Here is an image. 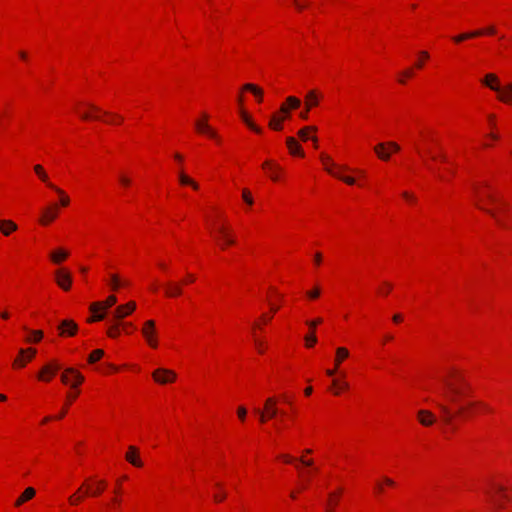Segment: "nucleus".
I'll return each mask as SVG.
<instances>
[{
	"label": "nucleus",
	"instance_id": "obj_1",
	"mask_svg": "<svg viewBox=\"0 0 512 512\" xmlns=\"http://www.w3.org/2000/svg\"><path fill=\"white\" fill-rule=\"evenodd\" d=\"M476 193L479 196V198H481L483 196V197L487 198L491 203L498 206V209H490L480 203H477L478 208L485 211L487 214H489L491 217H493L498 225H500L502 227H506V224L503 221V219L499 216L498 211H504L507 208V204L500 197H498L497 195H495L493 193H490V192L482 193L477 190H476Z\"/></svg>",
	"mask_w": 512,
	"mask_h": 512
},
{
	"label": "nucleus",
	"instance_id": "obj_2",
	"mask_svg": "<svg viewBox=\"0 0 512 512\" xmlns=\"http://www.w3.org/2000/svg\"><path fill=\"white\" fill-rule=\"evenodd\" d=\"M445 389L442 395L450 402L455 403L459 396L465 395L469 389V384L466 382L464 377L457 376L456 383L443 380Z\"/></svg>",
	"mask_w": 512,
	"mask_h": 512
},
{
	"label": "nucleus",
	"instance_id": "obj_3",
	"mask_svg": "<svg viewBox=\"0 0 512 512\" xmlns=\"http://www.w3.org/2000/svg\"><path fill=\"white\" fill-rule=\"evenodd\" d=\"M255 412L259 415L261 423H265L267 420L275 418L279 413V409L277 408V399L274 397L267 398L264 410L255 409Z\"/></svg>",
	"mask_w": 512,
	"mask_h": 512
},
{
	"label": "nucleus",
	"instance_id": "obj_4",
	"mask_svg": "<svg viewBox=\"0 0 512 512\" xmlns=\"http://www.w3.org/2000/svg\"><path fill=\"white\" fill-rule=\"evenodd\" d=\"M323 163L325 164V169L328 173H330L331 175L337 177L338 179L344 181L346 184L348 185H353L355 184V179L353 177H349V176H343L341 175L339 172H335L332 168L333 167H337V165H335L334 163H332L329 159V157L327 156H322L321 157ZM338 168L340 170H348V167L346 166H338Z\"/></svg>",
	"mask_w": 512,
	"mask_h": 512
},
{
	"label": "nucleus",
	"instance_id": "obj_5",
	"mask_svg": "<svg viewBox=\"0 0 512 512\" xmlns=\"http://www.w3.org/2000/svg\"><path fill=\"white\" fill-rule=\"evenodd\" d=\"M495 33H496V28L494 26H489L486 29H479V30H475V31H471V32L462 33L460 35L453 37V40L456 43H460L464 40L479 37L484 34L494 35Z\"/></svg>",
	"mask_w": 512,
	"mask_h": 512
},
{
	"label": "nucleus",
	"instance_id": "obj_6",
	"mask_svg": "<svg viewBox=\"0 0 512 512\" xmlns=\"http://www.w3.org/2000/svg\"><path fill=\"white\" fill-rule=\"evenodd\" d=\"M152 376L153 379L159 384L172 383L176 379V374L173 371L164 368L155 370Z\"/></svg>",
	"mask_w": 512,
	"mask_h": 512
},
{
	"label": "nucleus",
	"instance_id": "obj_7",
	"mask_svg": "<svg viewBox=\"0 0 512 512\" xmlns=\"http://www.w3.org/2000/svg\"><path fill=\"white\" fill-rule=\"evenodd\" d=\"M218 235L216 236V240L219 241L222 249L227 245H233L235 243L234 236L232 232L225 226H220L217 228Z\"/></svg>",
	"mask_w": 512,
	"mask_h": 512
},
{
	"label": "nucleus",
	"instance_id": "obj_8",
	"mask_svg": "<svg viewBox=\"0 0 512 512\" xmlns=\"http://www.w3.org/2000/svg\"><path fill=\"white\" fill-rule=\"evenodd\" d=\"M301 105V101L295 96H289L286 98V103L280 106L279 115L281 118L287 119L290 117V110L297 109Z\"/></svg>",
	"mask_w": 512,
	"mask_h": 512
},
{
	"label": "nucleus",
	"instance_id": "obj_9",
	"mask_svg": "<svg viewBox=\"0 0 512 512\" xmlns=\"http://www.w3.org/2000/svg\"><path fill=\"white\" fill-rule=\"evenodd\" d=\"M156 333L155 330V322L153 320H148L144 323V326L142 328V334L145 337L146 341L152 348L157 347V341L154 337Z\"/></svg>",
	"mask_w": 512,
	"mask_h": 512
},
{
	"label": "nucleus",
	"instance_id": "obj_10",
	"mask_svg": "<svg viewBox=\"0 0 512 512\" xmlns=\"http://www.w3.org/2000/svg\"><path fill=\"white\" fill-rule=\"evenodd\" d=\"M55 280L56 283L60 288L63 290H69L71 283H72V277L71 274L65 270V269H59L55 272Z\"/></svg>",
	"mask_w": 512,
	"mask_h": 512
},
{
	"label": "nucleus",
	"instance_id": "obj_11",
	"mask_svg": "<svg viewBox=\"0 0 512 512\" xmlns=\"http://www.w3.org/2000/svg\"><path fill=\"white\" fill-rule=\"evenodd\" d=\"M60 369V365L52 361L46 364L39 372L38 378L43 381H49L52 376Z\"/></svg>",
	"mask_w": 512,
	"mask_h": 512
},
{
	"label": "nucleus",
	"instance_id": "obj_12",
	"mask_svg": "<svg viewBox=\"0 0 512 512\" xmlns=\"http://www.w3.org/2000/svg\"><path fill=\"white\" fill-rule=\"evenodd\" d=\"M437 406L443 414V421L446 424H451L454 416L463 414L465 410L464 407H460L454 414L446 404L438 402Z\"/></svg>",
	"mask_w": 512,
	"mask_h": 512
},
{
	"label": "nucleus",
	"instance_id": "obj_13",
	"mask_svg": "<svg viewBox=\"0 0 512 512\" xmlns=\"http://www.w3.org/2000/svg\"><path fill=\"white\" fill-rule=\"evenodd\" d=\"M136 308V304L133 301L128 302L125 305L118 306L113 312V317L116 320L123 319L127 315L131 314Z\"/></svg>",
	"mask_w": 512,
	"mask_h": 512
},
{
	"label": "nucleus",
	"instance_id": "obj_14",
	"mask_svg": "<svg viewBox=\"0 0 512 512\" xmlns=\"http://www.w3.org/2000/svg\"><path fill=\"white\" fill-rule=\"evenodd\" d=\"M322 322V319L321 318H317L315 320H310V321H307V325L309 326L310 328V334L306 335L304 337L305 339V342H306V346L307 347H313L316 342H317V338L315 336V328L318 324H320Z\"/></svg>",
	"mask_w": 512,
	"mask_h": 512
},
{
	"label": "nucleus",
	"instance_id": "obj_15",
	"mask_svg": "<svg viewBox=\"0 0 512 512\" xmlns=\"http://www.w3.org/2000/svg\"><path fill=\"white\" fill-rule=\"evenodd\" d=\"M36 354V350L29 348L27 350L20 349L19 356L14 360V366L23 367L27 361H30Z\"/></svg>",
	"mask_w": 512,
	"mask_h": 512
},
{
	"label": "nucleus",
	"instance_id": "obj_16",
	"mask_svg": "<svg viewBox=\"0 0 512 512\" xmlns=\"http://www.w3.org/2000/svg\"><path fill=\"white\" fill-rule=\"evenodd\" d=\"M203 118H204L203 120H197L195 122V127H196L197 131L200 133H205V134L209 135L210 137L217 139L216 132L207 123L208 116L206 114H204Z\"/></svg>",
	"mask_w": 512,
	"mask_h": 512
},
{
	"label": "nucleus",
	"instance_id": "obj_17",
	"mask_svg": "<svg viewBox=\"0 0 512 512\" xmlns=\"http://www.w3.org/2000/svg\"><path fill=\"white\" fill-rule=\"evenodd\" d=\"M117 302V298L114 295L108 296V298L104 302H94L90 305V311L91 312H97L100 310H106L113 305H115Z\"/></svg>",
	"mask_w": 512,
	"mask_h": 512
},
{
	"label": "nucleus",
	"instance_id": "obj_18",
	"mask_svg": "<svg viewBox=\"0 0 512 512\" xmlns=\"http://www.w3.org/2000/svg\"><path fill=\"white\" fill-rule=\"evenodd\" d=\"M68 374L73 375L74 383H72V386H76L78 384H81L84 380V377L75 369L68 368L65 370V372L61 375V380L64 384H70Z\"/></svg>",
	"mask_w": 512,
	"mask_h": 512
},
{
	"label": "nucleus",
	"instance_id": "obj_19",
	"mask_svg": "<svg viewBox=\"0 0 512 512\" xmlns=\"http://www.w3.org/2000/svg\"><path fill=\"white\" fill-rule=\"evenodd\" d=\"M58 329L60 330L61 335L73 336L77 332L78 326L72 320H63Z\"/></svg>",
	"mask_w": 512,
	"mask_h": 512
},
{
	"label": "nucleus",
	"instance_id": "obj_20",
	"mask_svg": "<svg viewBox=\"0 0 512 512\" xmlns=\"http://www.w3.org/2000/svg\"><path fill=\"white\" fill-rule=\"evenodd\" d=\"M498 93V99L504 103H512V82L507 83L504 86L500 85Z\"/></svg>",
	"mask_w": 512,
	"mask_h": 512
},
{
	"label": "nucleus",
	"instance_id": "obj_21",
	"mask_svg": "<svg viewBox=\"0 0 512 512\" xmlns=\"http://www.w3.org/2000/svg\"><path fill=\"white\" fill-rule=\"evenodd\" d=\"M57 213H58V206L57 205H52L50 207H47L44 211H43V215L40 219V222L44 225L54 221L57 217Z\"/></svg>",
	"mask_w": 512,
	"mask_h": 512
},
{
	"label": "nucleus",
	"instance_id": "obj_22",
	"mask_svg": "<svg viewBox=\"0 0 512 512\" xmlns=\"http://www.w3.org/2000/svg\"><path fill=\"white\" fill-rule=\"evenodd\" d=\"M138 454H139L138 449L134 446H130L128 449V452L126 453L125 458L132 465H134L136 467H142L143 463L140 460Z\"/></svg>",
	"mask_w": 512,
	"mask_h": 512
},
{
	"label": "nucleus",
	"instance_id": "obj_23",
	"mask_svg": "<svg viewBox=\"0 0 512 512\" xmlns=\"http://www.w3.org/2000/svg\"><path fill=\"white\" fill-rule=\"evenodd\" d=\"M17 228V224L12 220H0V231L4 236H9L12 232L16 231Z\"/></svg>",
	"mask_w": 512,
	"mask_h": 512
},
{
	"label": "nucleus",
	"instance_id": "obj_24",
	"mask_svg": "<svg viewBox=\"0 0 512 512\" xmlns=\"http://www.w3.org/2000/svg\"><path fill=\"white\" fill-rule=\"evenodd\" d=\"M418 420L423 426H431L435 422V416L428 410L418 411Z\"/></svg>",
	"mask_w": 512,
	"mask_h": 512
},
{
	"label": "nucleus",
	"instance_id": "obj_25",
	"mask_svg": "<svg viewBox=\"0 0 512 512\" xmlns=\"http://www.w3.org/2000/svg\"><path fill=\"white\" fill-rule=\"evenodd\" d=\"M482 83L495 92L497 90H500L499 79L495 74H492V73L487 74L484 77V79L482 80Z\"/></svg>",
	"mask_w": 512,
	"mask_h": 512
},
{
	"label": "nucleus",
	"instance_id": "obj_26",
	"mask_svg": "<svg viewBox=\"0 0 512 512\" xmlns=\"http://www.w3.org/2000/svg\"><path fill=\"white\" fill-rule=\"evenodd\" d=\"M286 144H287V147L292 155H298L301 157L304 156V152H303L301 146L299 145V143L295 140V138L288 137L286 139Z\"/></svg>",
	"mask_w": 512,
	"mask_h": 512
},
{
	"label": "nucleus",
	"instance_id": "obj_27",
	"mask_svg": "<svg viewBox=\"0 0 512 512\" xmlns=\"http://www.w3.org/2000/svg\"><path fill=\"white\" fill-rule=\"evenodd\" d=\"M374 151L379 159L383 161H388L390 159L391 153L389 149H387V144L379 143L374 147Z\"/></svg>",
	"mask_w": 512,
	"mask_h": 512
},
{
	"label": "nucleus",
	"instance_id": "obj_28",
	"mask_svg": "<svg viewBox=\"0 0 512 512\" xmlns=\"http://www.w3.org/2000/svg\"><path fill=\"white\" fill-rule=\"evenodd\" d=\"M316 131H317V128L315 126H306V127L302 128L301 130H299L298 136L303 141H307V140L311 139L314 143V146L317 147V137H315V136L309 137L308 136V132H316Z\"/></svg>",
	"mask_w": 512,
	"mask_h": 512
},
{
	"label": "nucleus",
	"instance_id": "obj_29",
	"mask_svg": "<svg viewBox=\"0 0 512 512\" xmlns=\"http://www.w3.org/2000/svg\"><path fill=\"white\" fill-rule=\"evenodd\" d=\"M168 297H178L182 294V288L179 283L170 282L165 288Z\"/></svg>",
	"mask_w": 512,
	"mask_h": 512
},
{
	"label": "nucleus",
	"instance_id": "obj_30",
	"mask_svg": "<svg viewBox=\"0 0 512 512\" xmlns=\"http://www.w3.org/2000/svg\"><path fill=\"white\" fill-rule=\"evenodd\" d=\"M319 103V94L316 90H310L307 92L305 96V104L308 106V109H311L317 106Z\"/></svg>",
	"mask_w": 512,
	"mask_h": 512
},
{
	"label": "nucleus",
	"instance_id": "obj_31",
	"mask_svg": "<svg viewBox=\"0 0 512 512\" xmlns=\"http://www.w3.org/2000/svg\"><path fill=\"white\" fill-rule=\"evenodd\" d=\"M36 494V491L34 488L32 487H28L25 489V491L20 495V497L16 500L15 502V506H20L22 505L24 502L32 499Z\"/></svg>",
	"mask_w": 512,
	"mask_h": 512
},
{
	"label": "nucleus",
	"instance_id": "obj_32",
	"mask_svg": "<svg viewBox=\"0 0 512 512\" xmlns=\"http://www.w3.org/2000/svg\"><path fill=\"white\" fill-rule=\"evenodd\" d=\"M105 487H106V481L105 480H98L96 482L95 489H93V490L87 489L85 491L84 495H86V496H93V497L99 496L104 491Z\"/></svg>",
	"mask_w": 512,
	"mask_h": 512
},
{
	"label": "nucleus",
	"instance_id": "obj_33",
	"mask_svg": "<svg viewBox=\"0 0 512 512\" xmlns=\"http://www.w3.org/2000/svg\"><path fill=\"white\" fill-rule=\"evenodd\" d=\"M68 257V252L63 249H58L50 254V259L53 263L59 264Z\"/></svg>",
	"mask_w": 512,
	"mask_h": 512
},
{
	"label": "nucleus",
	"instance_id": "obj_34",
	"mask_svg": "<svg viewBox=\"0 0 512 512\" xmlns=\"http://www.w3.org/2000/svg\"><path fill=\"white\" fill-rule=\"evenodd\" d=\"M179 182L182 185H189L193 189L197 190L199 188V185L189 176H187L183 171H180L178 174Z\"/></svg>",
	"mask_w": 512,
	"mask_h": 512
},
{
	"label": "nucleus",
	"instance_id": "obj_35",
	"mask_svg": "<svg viewBox=\"0 0 512 512\" xmlns=\"http://www.w3.org/2000/svg\"><path fill=\"white\" fill-rule=\"evenodd\" d=\"M263 168L269 170L270 177H271L272 180H277L278 179L277 173L281 170V168L278 165H276V164H274V163H272L270 161H266L263 164Z\"/></svg>",
	"mask_w": 512,
	"mask_h": 512
},
{
	"label": "nucleus",
	"instance_id": "obj_36",
	"mask_svg": "<svg viewBox=\"0 0 512 512\" xmlns=\"http://www.w3.org/2000/svg\"><path fill=\"white\" fill-rule=\"evenodd\" d=\"M349 356V351L345 347H339L336 349L335 366L339 367L341 362Z\"/></svg>",
	"mask_w": 512,
	"mask_h": 512
},
{
	"label": "nucleus",
	"instance_id": "obj_37",
	"mask_svg": "<svg viewBox=\"0 0 512 512\" xmlns=\"http://www.w3.org/2000/svg\"><path fill=\"white\" fill-rule=\"evenodd\" d=\"M243 89L246 90V91L252 92L256 96L258 102L262 101V99H263V91H262L261 88L257 87L254 84H250L249 83V84H245Z\"/></svg>",
	"mask_w": 512,
	"mask_h": 512
},
{
	"label": "nucleus",
	"instance_id": "obj_38",
	"mask_svg": "<svg viewBox=\"0 0 512 512\" xmlns=\"http://www.w3.org/2000/svg\"><path fill=\"white\" fill-rule=\"evenodd\" d=\"M283 121H284V118H281L278 114H274L270 118L269 127L273 130L279 131L282 129Z\"/></svg>",
	"mask_w": 512,
	"mask_h": 512
},
{
	"label": "nucleus",
	"instance_id": "obj_39",
	"mask_svg": "<svg viewBox=\"0 0 512 512\" xmlns=\"http://www.w3.org/2000/svg\"><path fill=\"white\" fill-rule=\"evenodd\" d=\"M241 117H242V120L246 123V125L252 129L253 131H255L256 133H261L262 132V129L258 126H256L250 119V117L247 115V113L245 111H241Z\"/></svg>",
	"mask_w": 512,
	"mask_h": 512
},
{
	"label": "nucleus",
	"instance_id": "obj_40",
	"mask_svg": "<svg viewBox=\"0 0 512 512\" xmlns=\"http://www.w3.org/2000/svg\"><path fill=\"white\" fill-rule=\"evenodd\" d=\"M48 187H50L51 189L55 190L59 194V196H60V203H61L62 206H67L69 204V198H68V196L65 195L63 190H61L60 188L56 187L52 183H48Z\"/></svg>",
	"mask_w": 512,
	"mask_h": 512
},
{
	"label": "nucleus",
	"instance_id": "obj_41",
	"mask_svg": "<svg viewBox=\"0 0 512 512\" xmlns=\"http://www.w3.org/2000/svg\"><path fill=\"white\" fill-rule=\"evenodd\" d=\"M30 336L26 339L27 342L37 343L43 338V332L41 330L29 331Z\"/></svg>",
	"mask_w": 512,
	"mask_h": 512
},
{
	"label": "nucleus",
	"instance_id": "obj_42",
	"mask_svg": "<svg viewBox=\"0 0 512 512\" xmlns=\"http://www.w3.org/2000/svg\"><path fill=\"white\" fill-rule=\"evenodd\" d=\"M34 171L44 183H46L47 185H48V183H50L48 180V175L46 174V172L44 171V169L41 165H39V164L35 165Z\"/></svg>",
	"mask_w": 512,
	"mask_h": 512
},
{
	"label": "nucleus",
	"instance_id": "obj_43",
	"mask_svg": "<svg viewBox=\"0 0 512 512\" xmlns=\"http://www.w3.org/2000/svg\"><path fill=\"white\" fill-rule=\"evenodd\" d=\"M104 355V351L101 349L94 350L88 357L89 363L98 361Z\"/></svg>",
	"mask_w": 512,
	"mask_h": 512
},
{
	"label": "nucleus",
	"instance_id": "obj_44",
	"mask_svg": "<svg viewBox=\"0 0 512 512\" xmlns=\"http://www.w3.org/2000/svg\"><path fill=\"white\" fill-rule=\"evenodd\" d=\"M320 293H321V290H320L319 286H315L312 290L308 291L306 293V295L310 299H317L320 296Z\"/></svg>",
	"mask_w": 512,
	"mask_h": 512
},
{
	"label": "nucleus",
	"instance_id": "obj_45",
	"mask_svg": "<svg viewBox=\"0 0 512 512\" xmlns=\"http://www.w3.org/2000/svg\"><path fill=\"white\" fill-rule=\"evenodd\" d=\"M242 197H243V200L248 204V205H252L253 204V198L250 194V192L247 190V189H243L242 191Z\"/></svg>",
	"mask_w": 512,
	"mask_h": 512
},
{
	"label": "nucleus",
	"instance_id": "obj_46",
	"mask_svg": "<svg viewBox=\"0 0 512 512\" xmlns=\"http://www.w3.org/2000/svg\"><path fill=\"white\" fill-rule=\"evenodd\" d=\"M120 280L118 275L113 274L111 275V287L113 290H117L120 287Z\"/></svg>",
	"mask_w": 512,
	"mask_h": 512
},
{
	"label": "nucleus",
	"instance_id": "obj_47",
	"mask_svg": "<svg viewBox=\"0 0 512 512\" xmlns=\"http://www.w3.org/2000/svg\"><path fill=\"white\" fill-rule=\"evenodd\" d=\"M385 144H387V149H389L390 153L392 151L397 152L400 150V146L396 142L390 141L386 142Z\"/></svg>",
	"mask_w": 512,
	"mask_h": 512
},
{
	"label": "nucleus",
	"instance_id": "obj_48",
	"mask_svg": "<svg viewBox=\"0 0 512 512\" xmlns=\"http://www.w3.org/2000/svg\"><path fill=\"white\" fill-rule=\"evenodd\" d=\"M107 333H108V335L110 337H113V338L117 337L119 335L118 324L113 325L112 327H110Z\"/></svg>",
	"mask_w": 512,
	"mask_h": 512
},
{
	"label": "nucleus",
	"instance_id": "obj_49",
	"mask_svg": "<svg viewBox=\"0 0 512 512\" xmlns=\"http://www.w3.org/2000/svg\"><path fill=\"white\" fill-rule=\"evenodd\" d=\"M119 182H120L123 186L127 187V186H129V185L131 184V179H130L129 177H127V176H125V175L121 174V175L119 176Z\"/></svg>",
	"mask_w": 512,
	"mask_h": 512
},
{
	"label": "nucleus",
	"instance_id": "obj_50",
	"mask_svg": "<svg viewBox=\"0 0 512 512\" xmlns=\"http://www.w3.org/2000/svg\"><path fill=\"white\" fill-rule=\"evenodd\" d=\"M469 407H474V406H478L486 411H490V408L488 407V405H486L485 403L483 402H470L468 404Z\"/></svg>",
	"mask_w": 512,
	"mask_h": 512
},
{
	"label": "nucleus",
	"instance_id": "obj_51",
	"mask_svg": "<svg viewBox=\"0 0 512 512\" xmlns=\"http://www.w3.org/2000/svg\"><path fill=\"white\" fill-rule=\"evenodd\" d=\"M82 499H83V496H77L76 494H73L69 497V502L72 505H77Z\"/></svg>",
	"mask_w": 512,
	"mask_h": 512
},
{
	"label": "nucleus",
	"instance_id": "obj_52",
	"mask_svg": "<svg viewBox=\"0 0 512 512\" xmlns=\"http://www.w3.org/2000/svg\"><path fill=\"white\" fill-rule=\"evenodd\" d=\"M92 313H93V316L90 319V321H100V320L104 319V317H105V314L104 313H99V311L92 312Z\"/></svg>",
	"mask_w": 512,
	"mask_h": 512
},
{
	"label": "nucleus",
	"instance_id": "obj_53",
	"mask_svg": "<svg viewBox=\"0 0 512 512\" xmlns=\"http://www.w3.org/2000/svg\"><path fill=\"white\" fill-rule=\"evenodd\" d=\"M237 412H238V417H239L242 421H243V420H245V418H246V414H247L246 409H245L244 407H242V406H241V407H239V408H238V411H237Z\"/></svg>",
	"mask_w": 512,
	"mask_h": 512
},
{
	"label": "nucleus",
	"instance_id": "obj_54",
	"mask_svg": "<svg viewBox=\"0 0 512 512\" xmlns=\"http://www.w3.org/2000/svg\"><path fill=\"white\" fill-rule=\"evenodd\" d=\"M299 462L307 467H312L314 463L312 459H305L303 457L299 459Z\"/></svg>",
	"mask_w": 512,
	"mask_h": 512
},
{
	"label": "nucleus",
	"instance_id": "obj_55",
	"mask_svg": "<svg viewBox=\"0 0 512 512\" xmlns=\"http://www.w3.org/2000/svg\"><path fill=\"white\" fill-rule=\"evenodd\" d=\"M225 497H226V493L222 492L220 494H215L214 495V500L216 502H221V501H223L225 499Z\"/></svg>",
	"mask_w": 512,
	"mask_h": 512
},
{
	"label": "nucleus",
	"instance_id": "obj_56",
	"mask_svg": "<svg viewBox=\"0 0 512 512\" xmlns=\"http://www.w3.org/2000/svg\"><path fill=\"white\" fill-rule=\"evenodd\" d=\"M349 385L347 382H341L339 384L338 390L335 391V394H339V390L348 389Z\"/></svg>",
	"mask_w": 512,
	"mask_h": 512
},
{
	"label": "nucleus",
	"instance_id": "obj_57",
	"mask_svg": "<svg viewBox=\"0 0 512 512\" xmlns=\"http://www.w3.org/2000/svg\"><path fill=\"white\" fill-rule=\"evenodd\" d=\"M384 290H381V293H388L392 289V285L390 283L385 282L384 283Z\"/></svg>",
	"mask_w": 512,
	"mask_h": 512
},
{
	"label": "nucleus",
	"instance_id": "obj_58",
	"mask_svg": "<svg viewBox=\"0 0 512 512\" xmlns=\"http://www.w3.org/2000/svg\"><path fill=\"white\" fill-rule=\"evenodd\" d=\"M335 497H336L335 493H330L329 494V504L330 505L336 504V500L334 499Z\"/></svg>",
	"mask_w": 512,
	"mask_h": 512
},
{
	"label": "nucleus",
	"instance_id": "obj_59",
	"mask_svg": "<svg viewBox=\"0 0 512 512\" xmlns=\"http://www.w3.org/2000/svg\"><path fill=\"white\" fill-rule=\"evenodd\" d=\"M383 480H384V483L389 485V486H393L394 485V481L391 478L384 477Z\"/></svg>",
	"mask_w": 512,
	"mask_h": 512
},
{
	"label": "nucleus",
	"instance_id": "obj_60",
	"mask_svg": "<svg viewBox=\"0 0 512 512\" xmlns=\"http://www.w3.org/2000/svg\"><path fill=\"white\" fill-rule=\"evenodd\" d=\"M401 320H402V316H401L400 314H395V315L393 316V321H394L395 323H398V322H400Z\"/></svg>",
	"mask_w": 512,
	"mask_h": 512
},
{
	"label": "nucleus",
	"instance_id": "obj_61",
	"mask_svg": "<svg viewBox=\"0 0 512 512\" xmlns=\"http://www.w3.org/2000/svg\"><path fill=\"white\" fill-rule=\"evenodd\" d=\"M321 259H322L321 254H320V253H316V254H315V263H316L317 265H318V264H320Z\"/></svg>",
	"mask_w": 512,
	"mask_h": 512
},
{
	"label": "nucleus",
	"instance_id": "obj_62",
	"mask_svg": "<svg viewBox=\"0 0 512 512\" xmlns=\"http://www.w3.org/2000/svg\"><path fill=\"white\" fill-rule=\"evenodd\" d=\"M294 2H295L296 7H297L299 10L304 9L305 5H304V4H302V3H300V2H299V0H294Z\"/></svg>",
	"mask_w": 512,
	"mask_h": 512
},
{
	"label": "nucleus",
	"instance_id": "obj_63",
	"mask_svg": "<svg viewBox=\"0 0 512 512\" xmlns=\"http://www.w3.org/2000/svg\"><path fill=\"white\" fill-rule=\"evenodd\" d=\"M299 116L301 119L306 120L308 118V113L307 111H302L300 112Z\"/></svg>",
	"mask_w": 512,
	"mask_h": 512
},
{
	"label": "nucleus",
	"instance_id": "obj_64",
	"mask_svg": "<svg viewBox=\"0 0 512 512\" xmlns=\"http://www.w3.org/2000/svg\"><path fill=\"white\" fill-rule=\"evenodd\" d=\"M81 118L84 119V120H88V119H91V115L87 112H84L81 114Z\"/></svg>",
	"mask_w": 512,
	"mask_h": 512
}]
</instances>
